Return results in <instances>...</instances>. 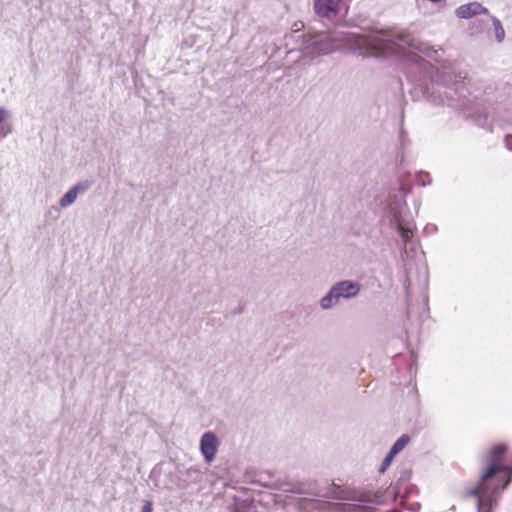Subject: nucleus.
Segmentation results:
<instances>
[{
	"instance_id": "1",
	"label": "nucleus",
	"mask_w": 512,
	"mask_h": 512,
	"mask_svg": "<svg viewBox=\"0 0 512 512\" xmlns=\"http://www.w3.org/2000/svg\"><path fill=\"white\" fill-rule=\"evenodd\" d=\"M506 444L490 447L483 457V467L477 485L469 494L478 499V512H492L496 495L508 487L512 480V468L505 465Z\"/></svg>"
},
{
	"instance_id": "4",
	"label": "nucleus",
	"mask_w": 512,
	"mask_h": 512,
	"mask_svg": "<svg viewBox=\"0 0 512 512\" xmlns=\"http://www.w3.org/2000/svg\"><path fill=\"white\" fill-rule=\"evenodd\" d=\"M219 440L212 432H206L201 437L200 450L207 463H211L217 453Z\"/></svg>"
},
{
	"instance_id": "2",
	"label": "nucleus",
	"mask_w": 512,
	"mask_h": 512,
	"mask_svg": "<svg viewBox=\"0 0 512 512\" xmlns=\"http://www.w3.org/2000/svg\"><path fill=\"white\" fill-rule=\"evenodd\" d=\"M354 42L359 55L373 57L406 55V49L413 46L409 34L392 38L383 32L355 36Z\"/></svg>"
},
{
	"instance_id": "5",
	"label": "nucleus",
	"mask_w": 512,
	"mask_h": 512,
	"mask_svg": "<svg viewBox=\"0 0 512 512\" xmlns=\"http://www.w3.org/2000/svg\"><path fill=\"white\" fill-rule=\"evenodd\" d=\"M455 13L461 19H469L480 14H489L488 10L479 2L463 4L456 9Z\"/></svg>"
},
{
	"instance_id": "7",
	"label": "nucleus",
	"mask_w": 512,
	"mask_h": 512,
	"mask_svg": "<svg viewBox=\"0 0 512 512\" xmlns=\"http://www.w3.org/2000/svg\"><path fill=\"white\" fill-rule=\"evenodd\" d=\"M7 112L3 108H0V138L7 136L11 130V125L6 121Z\"/></svg>"
},
{
	"instance_id": "10",
	"label": "nucleus",
	"mask_w": 512,
	"mask_h": 512,
	"mask_svg": "<svg viewBox=\"0 0 512 512\" xmlns=\"http://www.w3.org/2000/svg\"><path fill=\"white\" fill-rule=\"evenodd\" d=\"M491 19L493 22L495 37L499 42H501L505 37L504 28L502 27L501 22L497 18L491 16Z\"/></svg>"
},
{
	"instance_id": "14",
	"label": "nucleus",
	"mask_w": 512,
	"mask_h": 512,
	"mask_svg": "<svg viewBox=\"0 0 512 512\" xmlns=\"http://www.w3.org/2000/svg\"><path fill=\"white\" fill-rule=\"evenodd\" d=\"M142 512H153V505L151 501H146L144 503Z\"/></svg>"
},
{
	"instance_id": "15",
	"label": "nucleus",
	"mask_w": 512,
	"mask_h": 512,
	"mask_svg": "<svg viewBox=\"0 0 512 512\" xmlns=\"http://www.w3.org/2000/svg\"><path fill=\"white\" fill-rule=\"evenodd\" d=\"M505 145L509 150H512V135H507L505 137Z\"/></svg>"
},
{
	"instance_id": "13",
	"label": "nucleus",
	"mask_w": 512,
	"mask_h": 512,
	"mask_svg": "<svg viewBox=\"0 0 512 512\" xmlns=\"http://www.w3.org/2000/svg\"><path fill=\"white\" fill-rule=\"evenodd\" d=\"M400 234L403 239V241L406 243L410 240V238L413 236V232L409 228L400 227Z\"/></svg>"
},
{
	"instance_id": "3",
	"label": "nucleus",
	"mask_w": 512,
	"mask_h": 512,
	"mask_svg": "<svg viewBox=\"0 0 512 512\" xmlns=\"http://www.w3.org/2000/svg\"><path fill=\"white\" fill-rule=\"evenodd\" d=\"M314 10L319 17L333 20L348 10L347 0H315Z\"/></svg>"
},
{
	"instance_id": "16",
	"label": "nucleus",
	"mask_w": 512,
	"mask_h": 512,
	"mask_svg": "<svg viewBox=\"0 0 512 512\" xmlns=\"http://www.w3.org/2000/svg\"><path fill=\"white\" fill-rule=\"evenodd\" d=\"M505 465H506L507 467H509V468H512V465H507L506 463H505Z\"/></svg>"
},
{
	"instance_id": "8",
	"label": "nucleus",
	"mask_w": 512,
	"mask_h": 512,
	"mask_svg": "<svg viewBox=\"0 0 512 512\" xmlns=\"http://www.w3.org/2000/svg\"><path fill=\"white\" fill-rule=\"evenodd\" d=\"M79 186L71 188L60 200L62 207L71 205L77 198Z\"/></svg>"
},
{
	"instance_id": "12",
	"label": "nucleus",
	"mask_w": 512,
	"mask_h": 512,
	"mask_svg": "<svg viewBox=\"0 0 512 512\" xmlns=\"http://www.w3.org/2000/svg\"><path fill=\"white\" fill-rule=\"evenodd\" d=\"M395 456H396V454H392V452L389 451V453L386 455V457L384 458V460L379 468L380 473H384L387 470V468L390 466V464L393 461Z\"/></svg>"
},
{
	"instance_id": "9",
	"label": "nucleus",
	"mask_w": 512,
	"mask_h": 512,
	"mask_svg": "<svg viewBox=\"0 0 512 512\" xmlns=\"http://www.w3.org/2000/svg\"><path fill=\"white\" fill-rule=\"evenodd\" d=\"M410 441V438L408 435H402L395 443L394 445L392 446V448L390 449V451L392 452V454H398L399 452H401L405 446L409 443Z\"/></svg>"
},
{
	"instance_id": "11",
	"label": "nucleus",
	"mask_w": 512,
	"mask_h": 512,
	"mask_svg": "<svg viewBox=\"0 0 512 512\" xmlns=\"http://www.w3.org/2000/svg\"><path fill=\"white\" fill-rule=\"evenodd\" d=\"M336 301L337 300L335 299V294H332V290H331L328 295H326L325 297L322 298L321 306H322V308L327 309V308H330L331 306H333V304Z\"/></svg>"
},
{
	"instance_id": "6",
	"label": "nucleus",
	"mask_w": 512,
	"mask_h": 512,
	"mask_svg": "<svg viewBox=\"0 0 512 512\" xmlns=\"http://www.w3.org/2000/svg\"><path fill=\"white\" fill-rule=\"evenodd\" d=\"M359 292V285L350 281H343L336 284L332 288V294H335V299L340 297L349 298L357 295Z\"/></svg>"
}]
</instances>
